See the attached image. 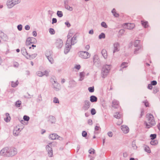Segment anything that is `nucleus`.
<instances>
[{
    "mask_svg": "<svg viewBox=\"0 0 160 160\" xmlns=\"http://www.w3.org/2000/svg\"><path fill=\"white\" fill-rule=\"evenodd\" d=\"M91 113L92 115H95L96 113L95 109L94 108H92L91 110Z\"/></svg>",
    "mask_w": 160,
    "mask_h": 160,
    "instance_id": "nucleus-52",
    "label": "nucleus"
},
{
    "mask_svg": "<svg viewBox=\"0 0 160 160\" xmlns=\"http://www.w3.org/2000/svg\"><path fill=\"white\" fill-rule=\"evenodd\" d=\"M70 41L67 40L65 47L64 50V52L65 54H67L69 51L71 47V44H70Z\"/></svg>",
    "mask_w": 160,
    "mask_h": 160,
    "instance_id": "nucleus-8",
    "label": "nucleus"
},
{
    "mask_svg": "<svg viewBox=\"0 0 160 160\" xmlns=\"http://www.w3.org/2000/svg\"><path fill=\"white\" fill-rule=\"evenodd\" d=\"M157 135L155 134H151L150 135L151 139L153 140L156 138Z\"/></svg>",
    "mask_w": 160,
    "mask_h": 160,
    "instance_id": "nucleus-47",
    "label": "nucleus"
},
{
    "mask_svg": "<svg viewBox=\"0 0 160 160\" xmlns=\"http://www.w3.org/2000/svg\"><path fill=\"white\" fill-rule=\"evenodd\" d=\"M88 124L90 125H92V120L91 119H89L88 121Z\"/></svg>",
    "mask_w": 160,
    "mask_h": 160,
    "instance_id": "nucleus-60",
    "label": "nucleus"
},
{
    "mask_svg": "<svg viewBox=\"0 0 160 160\" xmlns=\"http://www.w3.org/2000/svg\"><path fill=\"white\" fill-rule=\"evenodd\" d=\"M37 55V54L34 53L31 55L28 54V55L27 56V58L29 59H32L35 58Z\"/></svg>",
    "mask_w": 160,
    "mask_h": 160,
    "instance_id": "nucleus-28",
    "label": "nucleus"
},
{
    "mask_svg": "<svg viewBox=\"0 0 160 160\" xmlns=\"http://www.w3.org/2000/svg\"><path fill=\"white\" fill-rule=\"evenodd\" d=\"M56 47L60 49L61 48L63 45V42L62 39L58 38L56 40L55 43Z\"/></svg>",
    "mask_w": 160,
    "mask_h": 160,
    "instance_id": "nucleus-9",
    "label": "nucleus"
},
{
    "mask_svg": "<svg viewBox=\"0 0 160 160\" xmlns=\"http://www.w3.org/2000/svg\"><path fill=\"white\" fill-rule=\"evenodd\" d=\"M111 68V65L106 64L103 66L101 70V75L103 78H105L107 76L110 71Z\"/></svg>",
    "mask_w": 160,
    "mask_h": 160,
    "instance_id": "nucleus-2",
    "label": "nucleus"
},
{
    "mask_svg": "<svg viewBox=\"0 0 160 160\" xmlns=\"http://www.w3.org/2000/svg\"><path fill=\"white\" fill-rule=\"evenodd\" d=\"M72 32H69L67 36L68 39L67 40H69L70 41L71 38L72 37Z\"/></svg>",
    "mask_w": 160,
    "mask_h": 160,
    "instance_id": "nucleus-43",
    "label": "nucleus"
},
{
    "mask_svg": "<svg viewBox=\"0 0 160 160\" xmlns=\"http://www.w3.org/2000/svg\"><path fill=\"white\" fill-rule=\"evenodd\" d=\"M147 121L144 122L146 128H149L156 124L154 117L151 114H147L146 115Z\"/></svg>",
    "mask_w": 160,
    "mask_h": 160,
    "instance_id": "nucleus-1",
    "label": "nucleus"
},
{
    "mask_svg": "<svg viewBox=\"0 0 160 160\" xmlns=\"http://www.w3.org/2000/svg\"><path fill=\"white\" fill-rule=\"evenodd\" d=\"M22 129H20L18 128V127H15L14 128L13 131V134L15 136H18L20 133V132L21 131Z\"/></svg>",
    "mask_w": 160,
    "mask_h": 160,
    "instance_id": "nucleus-13",
    "label": "nucleus"
},
{
    "mask_svg": "<svg viewBox=\"0 0 160 160\" xmlns=\"http://www.w3.org/2000/svg\"><path fill=\"white\" fill-rule=\"evenodd\" d=\"M128 64L127 62H123L122 63L121 67L122 68H126L128 67Z\"/></svg>",
    "mask_w": 160,
    "mask_h": 160,
    "instance_id": "nucleus-39",
    "label": "nucleus"
},
{
    "mask_svg": "<svg viewBox=\"0 0 160 160\" xmlns=\"http://www.w3.org/2000/svg\"><path fill=\"white\" fill-rule=\"evenodd\" d=\"M99 39H101L102 38H105V35L103 33H102L100 34L98 36Z\"/></svg>",
    "mask_w": 160,
    "mask_h": 160,
    "instance_id": "nucleus-44",
    "label": "nucleus"
},
{
    "mask_svg": "<svg viewBox=\"0 0 160 160\" xmlns=\"http://www.w3.org/2000/svg\"><path fill=\"white\" fill-rule=\"evenodd\" d=\"M6 117L4 118V120L6 122H9L11 119V118L9 114L8 113H6Z\"/></svg>",
    "mask_w": 160,
    "mask_h": 160,
    "instance_id": "nucleus-34",
    "label": "nucleus"
},
{
    "mask_svg": "<svg viewBox=\"0 0 160 160\" xmlns=\"http://www.w3.org/2000/svg\"><path fill=\"white\" fill-rule=\"evenodd\" d=\"M85 75V73L83 72H80L79 74L80 78L78 80V81H81L83 80L84 79Z\"/></svg>",
    "mask_w": 160,
    "mask_h": 160,
    "instance_id": "nucleus-26",
    "label": "nucleus"
},
{
    "mask_svg": "<svg viewBox=\"0 0 160 160\" xmlns=\"http://www.w3.org/2000/svg\"><path fill=\"white\" fill-rule=\"evenodd\" d=\"M158 143V141L157 140H152L150 142V143L152 145H157Z\"/></svg>",
    "mask_w": 160,
    "mask_h": 160,
    "instance_id": "nucleus-38",
    "label": "nucleus"
},
{
    "mask_svg": "<svg viewBox=\"0 0 160 160\" xmlns=\"http://www.w3.org/2000/svg\"><path fill=\"white\" fill-rule=\"evenodd\" d=\"M143 102L144 103V105L146 107H148L149 106V103L147 100H145Z\"/></svg>",
    "mask_w": 160,
    "mask_h": 160,
    "instance_id": "nucleus-63",
    "label": "nucleus"
},
{
    "mask_svg": "<svg viewBox=\"0 0 160 160\" xmlns=\"http://www.w3.org/2000/svg\"><path fill=\"white\" fill-rule=\"evenodd\" d=\"M58 136V135L57 134L53 133L50 134L49 136V139L51 140H54L57 139Z\"/></svg>",
    "mask_w": 160,
    "mask_h": 160,
    "instance_id": "nucleus-23",
    "label": "nucleus"
},
{
    "mask_svg": "<svg viewBox=\"0 0 160 160\" xmlns=\"http://www.w3.org/2000/svg\"><path fill=\"white\" fill-rule=\"evenodd\" d=\"M101 53L104 59H106L107 58V51L104 49H103L101 51Z\"/></svg>",
    "mask_w": 160,
    "mask_h": 160,
    "instance_id": "nucleus-32",
    "label": "nucleus"
},
{
    "mask_svg": "<svg viewBox=\"0 0 160 160\" xmlns=\"http://www.w3.org/2000/svg\"><path fill=\"white\" fill-rule=\"evenodd\" d=\"M19 84V82L18 80L16 81L15 82L13 81L11 82V86L12 87L15 88L17 87Z\"/></svg>",
    "mask_w": 160,
    "mask_h": 160,
    "instance_id": "nucleus-35",
    "label": "nucleus"
},
{
    "mask_svg": "<svg viewBox=\"0 0 160 160\" xmlns=\"http://www.w3.org/2000/svg\"><path fill=\"white\" fill-rule=\"evenodd\" d=\"M81 68V66L80 65L76 64L74 68L78 69V70L80 69Z\"/></svg>",
    "mask_w": 160,
    "mask_h": 160,
    "instance_id": "nucleus-57",
    "label": "nucleus"
},
{
    "mask_svg": "<svg viewBox=\"0 0 160 160\" xmlns=\"http://www.w3.org/2000/svg\"><path fill=\"white\" fill-rule=\"evenodd\" d=\"M113 47H114L113 53L119 51L120 46V44L118 42H116L114 43Z\"/></svg>",
    "mask_w": 160,
    "mask_h": 160,
    "instance_id": "nucleus-11",
    "label": "nucleus"
},
{
    "mask_svg": "<svg viewBox=\"0 0 160 160\" xmlns=\"http://www.w3.org/2000/svg\"><path fill=\"white\" fill-rule=\"evenodd\" d=\"M42 97L41 95H40L38 96V98L37 99V101L38 102H39L42 101Z\"/></svg>",
    "mask_w": 160,
    "mask_h": 160,
    "instance_id": "nucleus-59",
    "label": "nucleus"
},
{
    "mask_svg": "<svg viewBox=\"0 0 160 160\" xmlns=\"http://www.w3.org/2000/svg\"><path fill=\"white\" fill-rule=\"evenodd\" d=\"M48 118V121L51 123H54L56 122L55 118L53 116H50Z\"/></svg>",
    "mask_w": 160,
    "mask_h": 160,
    "instance_id": "nucleus-25",
    "label": "nucleus"
},
{
    "mask_svg": "<svg viewBox=\"0 0 160 160\" xmlns=\"http://www.w3.org/2000/svg\"><path fill=\"white\" fill-rule=\"evenodd\" d=\"M57 16L60 18H61L63 16V13L61 11H58L57 12Z\"/></svg>",
    "mask_w": 160,
    "mask_h": 160,
    "instance_id": "nucleus-42",
    "label": "nucleus"
},
{
    "mask_svg": "<svg viewBox=\"0 0 160 160\" xmlns=\"http://www.w3.org/2000/svg\"><path fill=\"white\" fill-rule=\"evenodd\" d=\"M88 152L90 154H94L95 153V151L93 149L91 148L89 150Z\"/></svg>",
    "mask_w": 160,
    "mask_h": 160,
    "instance_id": "nucleus-48",
    "label": "nucleus"
},
{
    "mask_svg": "<svg viewBox=\"0 0 160 160\" xmlns=\"http://www.w3.org/2000/svg\"><path fill=\"white\" fill-rule=\"evenodd\" d=\"M8 147H6L2 149L0 151V155L2 156H7L8 154Z\"/></svg>",
    "mask_w": 160,
    "mask_h": 160,
    "instance_id": "nucleus-16",
    "label": "nucleus"
},
{
    "mask_svg": "<svg viewBox=\"0 0 160 160\" xmlns=\"http://www.w3.org/2000/svg\"><path fill=\"white\" fill-rule=\"evenodd\" d=\"M65 6V8L70 11H72L73 10V8L72 7H70L68 5H66Z\"/></svg>",
    "mask_w": 160,
    "mask_h": 160,
    "instance_id": "nucleus-41",
    "label": "nucleus"
},
{
    "mask_svg": "<svg viewBox=\"0 0 160 160\" xmlns=\"http://www.w3.org/2000/svg\"><path fill=\"white\" fill-rule=\"evenodd\" d=\"M93 62L94 64H98L99 65L100 63V62L98 56L97 55H94L93 58Z\"/></svg>",
    "mask_w": 160,
    "mask_h": 160,
    "instance_id": "nucleus-19",
    "label": "nucleus"
},
{
    "mask_svg": "<svg viewBox=\"0 0 160 160\" xmlns=\"http://www.w3.org/2000/svg\"><path fill=\"white\" fill-rule=\"evenodd\" d=\"M57 143L56 142H53L51 143H49L48 145H49L52 148V146H55L56 145Z\"/></svg>",
    "mask_w": 160,
    "mask_h": 160,
    "instance_id": "nucleus-56",
    "label": "nucleus"
},
{
    "mask_svg": "<svg viewBox=\"0 0 160 160\" xmlns=\"http://www.w3.org/2000/svg\"><path fill=\"white\" fill-rule=\"evenodd\" d=\"M54 89L56 91H58L61 89L60 85L54 79H51Z\"/></svg>",
    "mask_w": 160,
    "mask_h": 160,
    "instance_id": "nucleus-7",
    "label": "nucleus"
},
{
    "mask_svg": "<svg viewBox=\"0 0 160 160\" xmlns=\"http://www.w3.org/2000/svg\"><path fill=\"white\" fill-rule=\"evenodd\" d=\"M25 29L26 30H28L30 29V27L29 25H27L25 26Z\"/></svg>",
    "mask_w": 160,
    "mask_h": 160,
    "instance_id": "nucleus-64",
    "label": "nucleus"
},
{
    "mask_svg": "<svg viewBox=\"0 0 160 160\" xmlns=\"http://www.w3.org/2000/svg\"><path fill=\"white\" fill-rule=\"evenodd\" d=\"M23 119L24 121H28L29 120L30 118L28 116L24 115L23 116Z\"/></svg>",
    "mask_w": 160,
    "mask_h": 160,
    "instance_id": "nucleus-51",
    "label": "nucleus"
},
{
    "mask_svg": "<svg viewBox=\"0 0 160 160\" xmlns=\"http://www.w3.org/2000/svg\"><path fill=\"white\" fill-rule=\"evenodd\" d=\"M21 104V102L20 101H17L16 102L15 105L17 107H20V105Z\"/></svg>",
    "mask_w": 160,
    "mask_h": 160,
    "instance_id": "nucleus-45",
    "label": "nucleus"
},
{
    "mask_svg": "<svg viewBox=\"0 0 160 160\" xmlns=\"http://www.w3.org/2000/svg\"><path fill=\"white\" fill-rule=\"evenodd\" d=\"M114 116L117 119H119L122 117V114L120 112H116L115 113Z\"/></svg>",
    "mask_w": 160,
    "mask_h": 160,
    "instance_id": "nucleus-33",
    "label": "nucleus"
},
{
    "mask_svg": "<svg viewBox=\"0 0 160 160\" xmlns=\"http://www.w3.org/2000/svg\"><path fill=\"white\" fill-rule=\"evenodd\" d=\"M142 48V46H139L138 47H136L134 50V53L135 54H138L140 52V51Z\"/></svg>",
    "mask_w": 160,
    "mask_h": 160,
    "instance_id": "nucleus-22",
    "label": "nucleus"
},
{
    "mask_svg": "<svg viewBox=\"0 0 160 160\" xmlns=\"http://www.w3.org/2000/svg\"><path fill=\"white\" fill-rule=\"evenodd\" d=\"M121 129L123 132L125 134L128 133L129 131L128 127L125 125H122L121 126Z\"/></svg>",
    "mask_w": 160,
    "mask_h": 160,
    "instance_id": "nucleus-15",
    "label": "nucleus"
},
{
    "mask_svg": "<svg viewBox=\"0 0 160 160\" xmlns=\"http://www.w3.org/2000/svg\"><path fill=\"white\" fill-rule=\"evenodd\" d=\"M46 149L48 152V155L50 157L53 156V152L52 148L49 145H47L46 146Z\"/></svg>",
    "mask_w": 160,
    "mask_h": 160,
    "instance_id": "nucleus-10",
    "label": "nucleus"
},
{
    "mask_svg": "<svg viewBox=\"0 0 160 160\" xmlns=\"http://www.w3.org/2000/svg\"><path fill=\"white\" fill-rule=\"evenodd\" d=\"M32 40L36 41V39L34 38H28L26 41V44L27 47L30 46L31 44L33 43Z\"/></svg>",
    "mask_w": 160,
    "mask_h": 160,
    "instance_id": "nucleus-14",
    "label": "nucleus"
},
{
    "mask_svg": "<svg viewBox=\"0 0 160 160\" xmlns=\"http://www.w3.org/2000/svg\"><path fill=\"white\" fill-rule=\"evenodd\" d=\"M21 52L22 54L24 56L27 58V56L28 55V53L26 49L25 48L23 47L22 48L21 50Z\"/></svg>",
    "mask_w": 160,
    "mask_h": 160,
    "instance_id": "nucleus-24",
    "label": "nucleus"
},
{
    "mask_svg": "<svg viewBox=\"0 0 160 160\" xmlns=\"http://www.w3.org/2000/svg\"><path fill=\"white\" fill-rule=\"evenodd\" d=\"M0 37L5 41H7L8 40V37L6 34H4L3 32L0 31Z\"/></svg>",
    "mask_w": 160,
    "mask_h": 160,
    "instance_id": "nucleus-17",
    "label": "nucleus"
},
{
    "mask_svg": "<svg viewBox=\"0 0 160 160\" xmlns=\"http://www.w3.org/2000/svg\"><path fill=\"white\" fill-rule=\"evenodd\" d=\"M112 12L115 17H118L119 16V14L116 12V10L115 8L113 9L112 11Z\"/></svg>",
    "mask_w": 160,
    "mask_h": 160,
    "instance_id": "nucleus-36",
    "label": "nucleus"
},
{
    "mask_svg": "<svg viewBox=\"0 0 160 160\" xmlns=\"http://www.w3.org/2000/svg\"><path fill=\"white\" fill-rule=\"evenodd\" d=\"M7 156L12 157L17 153V149L13 147H8Z\"/></svg>",
    "mask_w": 160,
    "mask_h": 160,
    "instance_id": "nucleus-3",
    "label": "nucleus"
},
{
    "mask_svg": "<svg viewBox=\"0 0 160 160\" xmlns=\"http://www.w3.org/2000/svg\"><path fill=\"white\" fill-rule=\"evenodd\" d=\"M88 90L90 92H93L94 91V87H89L88 88Z\"/></svg>",
    "mask_w": 160,
    "mask_h": 160,
    "instance_id": "nucleus-49",
    "label": "nucleus"
},
{
    "mask_svg": "<svg viewBox=\"0 0 160 160\" xmlns=\"http://www.w3.org/2000/svg\"><path fill=\"white\" fill-rule=\"evenodd\" d=\"M90 100L91 102H94L97 101L98 98L95 96L92 95L90 97Z\"/></svg>",
    "mask_w": 160,
    "mask_h": 160,
    "instance_id": "nucleus-29",
    "label": "nucleus"
},
{
    "mask_svg": "<svg viewBox=\"0 0 160 160\" xmlns=\"http://www.w3.org/2000/svg\"><path fill=\"white\" fill-rule=\"evenodd\" d=\"M90 106V102L88 100L84 101L83 104L82 108V110L86 112L88 110Z\"/></svg>",
    "mask_w": 160,
    "mask_h": 160,
    "instance_id": "nucleus-5",
    "label": "nucleus"
},
{
    "mask_svg": "<svg viewBox=\"0 0 160 160\" xmlns=\"http://www.w3.org/2000/svg\"><path fill=\"white\" fill-rule=\"evenodd\" d=\"M140 41L138 40H135L133 42V45L134 47H138L139 46H142L140 44Z\"/></svg>",
    "mask_w": 160,
    "mask_h": 160,
    "instance_id": "nucleus-30",
    "label": "nucleus"
},
{
    "mask_svg": "<svg viewBox=\"0 0 160 160\" xmlns=\"http://www.w3.org/2000/svg\"><path fill=\"white\" fill-rule=\"evenodd\" d=\"M108 136L110 137H112L113 135L112 132H108Z\"/></svg>",
    "mask_w": 160,
    "mask_h": 160,
    "instance_id": "nucleus-62",
    "label": "nucleus"
},
{
    "mask_svg": "<svg viewBox=\"0 0 160 160\" xmlns=\"http://www.w3.org/2000/svg\"><path fill=\"white\" fill-rule=\"evenodd\" d=\"M144 149L146 152L148 153H150L151 152V151L147 145L144 146Z\"/></svg>",
    "mask_w": 160,
    "mask_h": 160,
    "instance_id": "nucleus-37",
    "label": "nucleus"
},
{
    "mask_svg": "<svg viewBox=\"0 0 160 160\" xmlns=\"http://www.w3.org/2000/svg\"><path fill=\"white\" fill-rule=\"evenodd\" d=\"M37 75L39 77H42L44 75V72L41 71H38L37 72Z\"/></svg>",
    "mask_w": 160,
    "mask_h": 160,
    "instance_id": "nucleus-40",
    "label": "nucleus"
},
{
    "mask_svg": "<svg viewBox=\"0 0 160 160\" xmlns=\"http://www.w3.org/2000/svg\"><path fill=\"white\" fill-rule=\"evenodd\" d=\"M22 26L21 24H19L17 26V28L19 31H21L22 30Z\"/></svg>",
    "mask_w": 160,
    "mask_h": 160,
    "instance_id": "nucleus-54",
    "label": "nucleus"
},
{
    "mask_svg": "<svg viewBox=\"0 0 160 160\" xmlns=\"http://www.w3.org/2000/svg\"><path fill=\"white\" fill-rule=\"evenodd\" d=\"M49 32L52 35L54 34L55 33L54 29L52 28H50L49 29Z\"/></svg>",
    "mask_w": 160,
    "mask_h": 160,
    "instance_id": "nucleus-50",
    "label": "nucleus"
},
{
    "mask_svg": "<svg viewBox=\"0 0 160 160\" xmlns=\"http://www.w3.org/2000/svg\"><path fill=\"white\" fill-rule=\"evenodd\" d=\"M45 55L50 63L52 64H53L54 62V61L53 58L51 56H49L48 55L47 53L45 54Z\"/></svg>",
    "mask_w": 160,
    "mask_h": 160,
    "instance_id": "nucleus-31",
    "label": "nucleus"
},
{
    "mask_svg": "<svg viewBox=\"0 0 160 160\" xmlns=\"http://www.w3.org/2000/svg\"><path fill=\"white\" fill-rule=\"evenodd\" d=\"M53 102L55 103H59V101L58 99L56 97H54L53 98Z\"/></svg>",
    "mask_w": 160,
    "mask_h": 160,
    "instance_id": "nucleus-46",
    "label": "nucleus"
},
{
    "mask_svg": "<svg viewBox=\"0 0 160 160\" xmlns=\"http://www.w3.org/2000/svg\"><path fill=\"white\" fill-rule=\"evenodd\" d=\"M134 24L133 23H125L123 25V27L125 29H132L134 27Z\"/></svg>",
    "mask_w": 160,
    "mask_h": 160,
    "instance_id": "nucleus-12",
    "label": "nucleus"
},
{
    "mask_svg": "<svg viewBox=\"0 0 160 160\" xmlns=\"http://www.w3.org/2000/svg\"><path fill=\"white\" fill-rule=\"evenodd\" d=\"M87 135V133L85 131H83L82 132V136L84 137H86Z\"/></svg>",
    "mask_w": 160,
    "mask_h": 160,
    "instance_id": "nucleus-55",
    "label": "nucleus"
},
{
    "mask_svg": "<svg viewBox=\"0 0 160 160\" xmlns=\"http://www.w3.org/2000/svg\"><path fill=\"white\" fill-rule=\"evenodd\" d=\"M142 26L145 28H147L148 27V22L144 20H142L141 21Z\"/></svg>",
    "mask_w": 160,
    "mask_h": 160,
    "instance_id": "nucleus-27",
    "label": "nucleus"
},
{
    "mask_svg": "<svg viewBox=\"0 0 160 160\" xmlns=\"http://www.w3.org/2000/svg\"><path fill=\"white\" fill-rule=\"evenodd\" d=\"M132 146L133 148V149H136L137 148V146H136V145L135 144V142H132Z\"/></svg>",
    "mask_w": 160,
    "mask_h": 160,
    "instance_id": "nucleus-58",
    "label": "nucleus"
},
{
    "mask_svg": "<svg viewBox=\"0 0 160 160\" xmlns=\"http://www.w3.org/2000/svg\"><path fill=\"white\" fill-rule=\"evenodd\" d=\"M119 103L118 101L114 100L112 101V106L115 108H118L119 107Z\"/></svg>",
    "mask_w": 160,
    "mask_h": 160,
    "instance_id": "nucleus-21",
    "label": "nucleus"
},
{
    "mask_svg": "<svg viewBox=\"0 0 160 160\" xmlns=\"http://www.w3.org/2000/svg\"><path fill=\"white\" fill-rule=\"evenodd\" d=\"M79 57L83 59H87L90 57V54L86 51H80L78 53Z\"/></svg>",
    "mask_w": 160,
    "mask_h": 160,
    "instance_id": "nucleus-6",
    "label": "nucleus"
},
{
    "mask_svg": "<svg viewBox=\"0 0 160 160\" xmlns=\"http://www.w3.org/2000/svg\"><path fill=\"white\" fill-rule=\"evenodd\" d=\"M152 85H155L157 84V82L156 81L153 80L151 82V83Z\"/></svg>",
    "mask_w": 160,
    "mask_h": 160,
    "instance_id": "nucleus-61",
    "label": "nucleus"
},
{
    "mask_svg": "<svg viewBox=\"0 0 160 160\" xmlns=\"http://www.w3.org/2000/svg\"><path fill=\"white\" fill-rule=\"evenodd\" d=\"M101 25L102 27H104L105 28H108V26L105 22H102L101 23Z\"/></svg>",
    "mask_w": 160,
    "mask_h": 160,
    "instance_id": "nucleus-53",
    "label": "nucleus"
},
{
    "mask_svg": "<svg viewBox=\"0 0 160 160\" xmlns=\"http://www.w3.org/2000/svg\"><path fill=\"white\" fill-rule=\"evenodd\" d=\"M77 37L75 35L71 39L70 44L71 45H74L77 42Z\"/></svg>",
    "mask_w": 160,
    "mask_h": 160,
    "instance_id": "nucleus-20",
    "label": "nucleus"
},
{
    "mask_svg": "<svg viewBox=\"0 0 160 160\" xmlns=\"http://www.w3.org/2000/svg\"><path fill=\"white\" fill-rule=\"evenodd\" d=\"M77 84V82L73 79H71L69 82V87L70 88L75 87Z\"/></svg>",
    "mask_w": 160,
    "mask_h": 160,
    "instance_id": "nucleus-18",
    "label": "nucleus"
},
{
    "mask_svg": "<svg viewBox=\"0 0 160 160\" xmlns=\"http://www.w3.org/2000/svg\"><path fill=\"white\" fill-rule=\"evenodd\" d=\"M19 2V0H8L7 2V5L8 8H11Z\"/></svg>",
    "mask_w": 160,
    "mask_h": 160,
    "instance_id": "nucleus-4",
    "label": "nucleus"
}]
</instances>
